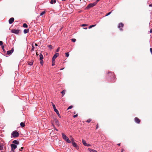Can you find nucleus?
Wrapping results in <instances>:
<instances>
[{"instance_id": "obj_17", "label": "nucleus", "mask_w": 152, "mask_h": 152, "mask_svg": "<svg viewBox=\"0 0 152 152\" xmlns=\"http://www.w3.org/2000/svg\"><path fill=\"white\" fill-rule=\"evenodd\" d=\"M51 1L50 3L51 4H55L56 3V0H50Z\"/></svg>"}, {"instance_id": "obj_41", "label": "nucleus", "mask_w": 152, "mask_h": 152, "mask_svg": "<svg viewBox=\"0 0 152 152\" xmlns=\"http://www.w3.org/2000/svg\"><path fill=\"white\" fill-rule=\"evenodd\" d=\"M77 116H78V115L77 114H76V115H74L73 117L75 118L77 117Z\"/></svg>"}, {"instance_id": "obj_3", "label": "nucleus", "mask_w": 152, "mask_h": 152, "mask_svg": "<svg viewBox=\"0 0 152 152\" xmlns=\"http://www.w3.org/2000/svg\"><path fill=\"white\" fill-rule=\"evenodd\" d=\"M19 135V133L17 131H13L12 132V135L14 137H17Z\"/></svg>"}, {"instance_id": "obj_59", "label": "nucleus", "mask_w": 152, "mask_h": 152, "mask_svg": "<svg viewBox=\"0 0 152 152\" xmlns=\"http://www.w3.org/2000/svg\"><path fill=\"white\" fill-rule=\"evenodd\" d=\"M96 152H98L97 151H96Z\"/></svg>"}, {"instance_id": "obj_15", "label": "nucleus", "mask_w": 152, "mask_h": 152, "mask_svg": "<svg viewBox=\"0 0 152 152\" xmlns=\"http://www.w3.org/2000/svg\"><path fill=\"white\" fill-rule=\"evenodd\" d=\"M89 151L90 152H96V150L92 149L91 148H88V149Z\"/></svg>"}, {"instance_id": "obj_12", "label": "nucleus", "mask_w": 152, "mask_h": 152, "mask_svg": "<svg viewBox=\"0 0 152 152\" xmlns=\"http://www.w3.org/2000/svg\"><path fill=\"white\" fill-rule=\"evenodd\" d=\"M54 109V111H55V112L56 113V114H57V115H58L59 117H60V115L59 113V112H58V110L56 108V107H55V108H53Z\"/></svg>"}, {"instance_id": "obj_1", "label": "nucleus", "mask_w": 152, "mask_h": 152, "mask_svg": "<svg viewBox=\"0 0 152 152\" xmlns=\"http://www.w3.org/2000/svg\"><path fill=\"white\" fill-rule=\"evenodd\" d=\"M63 138L68 143H71V141L69 140V138L64 133L62 134Z\"/></svg>"}, {"instance_id": "obj_40", "label": "nucleus", "mask_w": 152, "mask_h": 152, "mask_svg": "<svg viewBox=\"0 0 152 152\" xmlns=\"http://www.w3.org/2000/svg\"><path fill=\"white\" fill-rule=\"evenodd\" d=\"M1 48H2V49H3V51H4V46H1Z\"/></svg>"}, {"instance_id": "obj_48", "label": "nucleus", "mask_w": 152, "mask_h": 152, "mask_svg": "<svg viewBox=\"0 0 152 152\" xmlns=\"http://www.w3.org/2000/svg\"><path fill=\"white\" fill-rule=\"evenodd\" d=\"M150 33H152V29H151L150 30Z\"/></svg>"}, {"instance_id": "obj_22", "label": "nucleus", "mask_w": 152, "mask_h": 152, "mask_svg": "<svg viewBox=\"0 0 152 152\" xmlns=\"http://www.w3.org/2000/svg\"><path fill=\"white\" fill-rule=\"evenodd\" d=\"M3 145L2 144H0V150H3Z\"/></svg>"}, {"instance_id": "obj_51", "label": "nucleus", "mask_w": 152, "mask_h": 152, "mask_svg": "<svg viewBox=\"0 0 152 152\" xmlns=\"http://www.w3.org/2000/svg\"><path fill=\"white\" fill-rule=\"evenodd\" d=\"M35 45L36 46H38V45H37V43H35Z\"/></svg>"}, {"instance_id": "obj_28", "label": "nucleus", "mask_w": 152, "mask_h": 152, "mask_svg": "<svg viewBox=\"0 0 152 152\" xmlns=\"http://www.w3.org/2000/svg\"><path fill=\"white\" fill-rule=\"evenodd\" d=\"M91 121V119H88L86 121V122H88V123H89Z\"/></svg>"}, {"instance_id": "obj_7", "label": "nucleus", "mask_w": 152, "mask_h": 152, "mask_svg": "<svg viewBox=\"0 0 152 152\" xmlns=\"http://www.w3.org/2000/svg\"><path fill=\"white\" fill-rule=\"evenodd\" d=\"M59 56L58 53H56L53 56L52 58V61H55L56 58Z\"/></svg>"}, {"instance_id": "obj_53", "label": "nucleus", "mask_w": 152, "mask_h": 152, "mask_svg": "<svg viewBox=\"0 0 152 152\" xmlns=\"http://www.w3.org/2000/svg\"><path fill=\"white\" fill-rule=\"evenodd\" d=\"M36 54L37 55V56H38V53H37L36 52Z\"/></svg>"}, {"instance_id": "obj_56", "label": "nucleus", "mask_w": 152, "mask_h": 152, "mask_svg": "<svg viewBox=\"0 0 152 152\" xmlns=\"http://www.w3.org/2000/svg\"><path fill=\"white\" fill-rule=\"evenodd\" d=\"M63 69H64V68H63V69H60V70H62Z\"/></svg>"}, {"instance_id": "obj_21", "label": "nucleus", "mask_w": 152, "mask_h": 152, "mask_svg": "<svg viewBox=\"0 0 152 152\" xmlns=\"http://www.w3.org/2000/svg\"><path fill=\"white\" fill-rule=\"evenodd\" d=\"M70 139H71V142H72V143H73V142H74V139H73V138H72V136H71L70 137Z\"/></svg>"}, {"instance_id": "obj_45", "label": "nucleus", "mask_w": 152, "mask_h": 152, "mask_svg": "<svg viewBox=\"0 0 152 152\" xmlns=\"http://www.w3.org/2000/svg\"><path fill=\"white\" fill-rule=\"evenodd\" d=\"M59 48H58L56 50V52H58L59 50Z\"/></svg>"}, {"instance_id": "obj_5", "label": "nucleus", "mask_w": 152, "mask_h": 152, "mask_svg": "<svg viewBox=\"0 0 152 152\" xmlns=\"http://www.w3.org/2000/svg\"><path fill=\"white\" fill-rule=\"evenodd\" d=\"M124 24L122 23H120L118 24V28H120V30L121 31H122L123 30V29L121 28H122L124 26Z\"/></svg>"}, {"instance_id": "obj_42", "label": "nucleus", "mask_w": 152, "mask_h": 152, "mask_svg": "<svg viewBox=\"0 0 152 152\" xmlns=\"http://www.w3.org/2000/svg\"><path fill=\"white\" fill-rule=\"evenodd\" d=\"M150 51L151 54H152V48H150Z\"/></svg>"}, {"instance_id": "obj_34", "label": "nucleus", "mask_w": 152, "mask_h": 152, "mask_svg": "<svg viewBox=\"0 0 152 152\" xmlns=\"http://www.w3.org/2000/svg\"><path fill=\"white\" fill-rule=\"evenodd\" d=\"M112 12H109L108 13H107L106 15H105V16H108V15H110Z\"/></svg>"}, {"instance_id": "obj_32", "label": "nucleus", "mask_w": 152, "mask_h": 152, "mask_svg": "<svg viewBox=\"0 0 152 152\" xmlns=\"http://www.w3.org/2000/svg\"><path fill=\"white\" fill-rule=\"evenodd\" d=\"M52 65L53 66L55 65V61H52Z\"/></svg>"}, {"instance_id": "obj_38", "label": "nucleus", "mask_w": 152, "mask_h": 152, "mask_svg": "<svg viewBox=\"0 0 152 152\" xmlns=\"http://www.w3.org/2000/svg\"><path fill=\"white\" fill-rule=\"evenodd\" d=\"M82 26H88V25L87 24H83Z\"/></svg>"}, {"instance_id": "obj_26", "label": "nucleus", "mask_w": 152, "mask_h": 152, "mask_svg": "<svg viewBox=\"0 0 152 152\" xmlns=\"http://www.w3.org/2000/svg\"><path fill=\"white\" fill-rule=\"evenodd\" d=\"M33 61H32L31 62H29L28 63V64L29 65L31 66V65H32L33 64Z\"/></svg>"}, {"instance_id": "obj_54", "label": "nucleus", "mask_w": 152, "mask_h": 152, "mask_svg": "<svg viewBox=\"0 0 152 152\" xmlns=\"http://www.w3.org/2000/svg\"><path fill=\"white\" fill-rule=\"evenodd\" d=\"M83 28L84 29H87V28L86 27V28Z\"/></svg>"}, {"instance_id": "obj_8", "label": "nucleus", "mask_w": 152, "mask_h": 152, "mask_svg": "<svg viewBox=\"0 0 152 152\" xmlns=\"http://www.w3.org/2000/svg\"><path fill=\"white\" fill-rule=\"evenodd\" d=\"M72 145L77 149L78 150L79 149V146L75 142H73Z\"/></svg>"}, {"instance_id": "obj_57", "label": "nucleus", "mask_w": 152, "mask_h": 152, "mask_svg": "<svg viewBox=\"0 0 152 152\" xmlns=\"http://www.w3.org/2000/svg\"><path fill=\"white\" fill-rule=\"evenodd\" d=\"M75 113H76L75 112L74 113V114H75Z\"/></svg>"}, {"instance_id": "obj_58", "label": "nucleus", "mask_w": 152, "mask_h": 152, "mask_svg": "<svg viewBox=\"0 0 152 152\" xmlns=\"http://www.w3.org/2000/svg\"><path fill=\"white\" fill-rule=\"evenodd\" d=\"M56 129V130L57 131H58V130L57 129Z\"/></svg>"}, {"instance_id": "obj_16", "label": "nucleus", "mask_w": 152, "mask_h": 152, "mask_svg": "<svg viewBox=\"0 0 152 152\" xmlns=\"http://www.w3.org/2000/svg\"><path fill=\"white\" fill-rule=\"evenodd\" d=\"M55 123H56L57 125L58 126L59 125V123L57 119H55L54 120Z\"/></svg>"}, {"instance_id": "obj_23", "label": "nucleus", "mask_w": 152, "mask_h": 152, "mask_svg": "<svg viewBox=\"0 0 152 152\" xmlns=\"http://www.w3.org/2000/svg\"><path fill=\"white\" fill-rule=\"evenodd\" d=\"M82 142L83 144L85 145L86 146V145H87V143L86 142L85 140H83Z\"/></svg>"}, {"instance_id": "obj_31", "label": "nucleus", "mask_w": 152, "mask_h": 152, "mask_svg": "<svg viewBox=\"0 0 152 152\" xmlns=\"http://www.w3.org/2000/svg\"><path fill=\"white\" fill-rule=\"evenodd\" d=\"M71 40L72 42H75L76 41V39H71Z\"/></svg>"}, {"instance_id": "obj_36", "label": "nucleus", "mask_w": 152, "mask_h": 152, "mask_svg": "<svg viewBox=\"0 0 152 152\" xmlns=\"http://www.w3.org/2000/svg\"><path fill=\"white\" fill-rule=\"evenodd\" d=\"M51 103L52 104L53 108H55V107H56L55 105V104L52 102H51Z\"/></svg>"}, {"instance_id": "obj_55", "label": "nucleus", "mask_w": 152, "mask_h": 152, "mask_svg": "<svg viewBox=\"0 0 152 152\" xmlns=\"http://www.w3.org/2000/svg\"><path fill=\"white\" fill-rule=\"evenodd\" d=\"M66 0H62V1H66Z\"/></svg>"}, {"instance_id": "obj_24", "label": "nucleus", "mask_w": 152, "mask_h": 152, "mask_svg": "<svg viewBox=\"0 0 152 152\" xmlns=\"http://www.w3.org/2000/svg\"><path fill=\"white\" fill-rule=\"evenodd\" d=\"M23 26L25 28H27L28 25L25 23L23 24Z\"/></svg>"}, {"instance_id": "obj_18", "label": "nucleus", "mask_w": 152, "mask_h": 152, "mask_svg": "<svg viewBox=\"0 0 152 152\" xmlns=\"http://www.w3.org/2000/svg\"><path fill=\"white\" fill-rule=\"evenodd\" d=\"M65 91L66 90H64L61 92V93L62 95V96H63L64 95Z\"/></svg>"}, {"instance_id": "obj_27", "label": "nucleus", "mask_w": 152, "mask_h": 152, "mask_svg": "<svg viewBox=\"0 0 152 152\" xmlns=\"http://www.w3.org/2000/svg\"><path fill=\"white\" fill-rule=\"evenodd\" d=\"M45 13V11H43L40 14V16H42Z\"/></svg>"}, {"instance_id": "obj_13", "label": "nucleus", "mask_w": 152, "mask_h": 152, "mask_svg": "<svg viewBox=\"0 0 152 152\" xmlns=\"http://www.w3.org/2000/svg\"><path fill=\"white\" fill-rule=\"evenodd\" d=\"M12 143L18 145L19 143V142L17 140H14L12 141Z\"/></svg>"}, {"instance_id": "obj_33", "label": "nucleus", "mask_w": 152, "mask_h": 152, "mask_svg": "<svg viewBox=\"0 0 152 152\" xmlns=\"http://www.w3.org/2000/svg\"><path fill=\"white\" fill-rule=\"evenodd\" d=\"M72 107H73V106H72V105L70 106H69V107H68V109H67V110H69V109H71L72 108Z\"/></svg>"}, {"instance_id": "obj_50", "label": "nucleus", "mask_w": 152, "mask_h": 152, "mask_svg": "<svg viewBox=\"0 0 152 152\" xmlns=\"http://www.w3.org/2000/svg\"><path fill=\"white\" fill-rule=\"evenodd\" d=\"M120 144H121L120 143H118V144H117V145H118L119 146H120Z\"/></svg>"}, {"instance_id": "obj_25", "label": "nucleus", "mask_w": 152, "mask_h": 152, "mask_svg": "<svg viewBox=\"0 0 152 152\" xmlns=\"http://www.w3.org/2000/svg\"><path fill=\"white\" fill-rule=\"evenodd\" d=\"M96 26V24L94 25H91V26H90L88 28H89V29H90V28H91L92 27H94L95 26Z\"/></svg>"}, {"instance_id": "obj_11", "label": "nucleus", "mask_w": 152, "mask_h": 152, "mask_svg": "<svg viewBox=\"0 0 152 152\" xmlns=\"http://www.w3.org/2000/svg\"><path fill=\"white\" fill-rule=\"evenodd\" d=\"M14 51L13 48H12V49L10 50H9L7 52V54L8 55H10L11 53H12Z\"/></svg>"}, {"instance_id": "obj_14", "label": "nucleus", "mask_w": 152, "mask_h": 152, "mask_svg": "<svg viewBox=\"0 0 152 152\" xmlns=\"http://www.w3.org/2000/svg\"><path fill=\"white\" fill-rule=\"evenodd\" d=\"M40 60H42L43 58V57L41 53H40L39 55Z\"/></svg>"}, {"instance_id": "obj_20", "label": "nucleus", "mask_w": 152, "mask_h": 152, "mask_svg": "<svg viewBox=\"0 0 152 152\" xmlns=\"http://www.w3.org/2000/svg\"><path fill=\"white\" fill-rule=\"evenodd\" d=\"M28 32H29V29H25L24 30V31H23V32L24 34H26V33H28Z\"/></svg>"}, {"instance_id": "obj_52", "label": "nucleus", "mask_w": 152, "mask_h": 152, "mask_svg": "<svg viewBox=\"0 0 152 152\" xmlns=\"http://www.w3.org/2000/svg\"><path fill=\"white\" fill-rule=\"evenodd\" d=\"M149 6L150 7H152V4H150L149 5Z\"/></svg>"}, {"instance_id": "obj_39", "label": "nucleus", "mask_w": 152, "mask_h": 152, "mask_svg": "<svg viewBox=\"0 0 152 152\" xmlns=\"http://www.w3.org/2000/svg\"><path fill=\"white\" fill-rule=\"evenodd\" d=\"M3 42L2 41H0V45H3Z\"/></svg>"}, {"instance_id": "obj_29", "label": "nucleus", "mask_w": 152, "mask_h": 152, "mask_svg": "<svg viewBox=\"0 0 152 152\" xmlns=\"http://www.w3.org/2000/svg\"><path fill=\"white\" fill-rule=\"evenodd\" d=\"M66 56L68 57L69 56V54L68 52L65 53Z\"/></svg>"}, {"instance_id": "obj_4", "label": "nucleus", "mask_w": 152, "mask_h": 152, "mask_svg": "<svg viewBox=\"0 0 152 152\" xmlns=\"http://www.w3.org/2000/svg\"><path fill=\"white\" fill-rule=\"evenodd\" d=\"M11 152H14V150L17 148V146L15 144H12L11 145Z\"/></svg>"}, {"instance_id": "obj_49", "label": "nucleus", "mask_w": 152, "mask_h": 152, "mask_svg": "<svg viewBox=\"0 0 152 152\" xmlns=\"http://www.w3.org/2000/svg\"><path fill=\"white\" fill-rule=\"evenodd\" d=\"M124 151V149H122V150H121V152H123V151Z\"/></svg>"}, {"instance_id": "obj_9", "label": "nucleus", "mask_w": 152, "mask_h": 152, "mask_svg": "<svg viewBox=\"0 0 152 152\" xmlns=\"http://www.w3.org/2000/svg\"><path fill=\"white\" fill-rule=\"evenodd\" d=\"M135 121L137 123L139 124L140 122V120L138 118L135 117L134 118Z\"/></svg>"}, {"instance_id": "obj_47", "label": "nucleus", "mask_w": 152, "mask_h": 152, "mask_svg": "<svg viewBox=\"0 0 152 152\" xmlns=\"http://www.w3.org/2000/svg\"><path fill=\"white\" fill-rule=\"evenodd\" d=\"M100 0H96V1L95 2H96V4Z\"/></svg>"}, {"instance_id": "obj_2", "label": "nucleus", "mask_w": 152, "mask_h": 152, "mask_svg": "<svg viewBox=\"0 0 152 152\" xmlns=\"http://www.w3.org/2000/svg\"><path fill=\"white\" fill-rule=\"evenodd\" d=\"M96 4V2H95L93 3H91L89 4L86 7V8L87 9H89L92 7L94 6Z\"/></svg>"}, {"instance_id": "obj_43", "label": "nucleus", "mask_w": 152, "mask_h": 152, "mask_svg": "<svg viewBox=\"0 0 152 152\" xmlns=\"http://www.w3.org/2000/svg\"><path fill=\"white\" fill-rule=\"evenodd\" d=\"M91 146V145H90V144H87V145H86V146Z\"/></svg>"}, {"instance_id": "obj_10", "label": "nucleus", "mask_w": 152, "mask_h": 152, "mask_svg": "<svg viewBox=\"0 0 152 152\" xmlns=\"http://www.w3.org/2000/svg\"><path fill=\"white\" fill-rule=\"evenodd\" d=\"M14 20V19L13 18H11L9 20V23L10 24L12 23Z\"/></svg>"}, {"instance_id": "obj_30", "label": "nucleus", "mask_w": 152, "mask_h": 152, "mask_svg": "<svg viewBox=\"0 0 152 152\" xmlns=\"http://www.w3.org/2000/svg\"><path fill=\"white\" fill-rule=\"evenodd\" d=\"M48 47L50 49L52 48V46L51 45H48Z\"/></svg>"}, {"instance_id": "obj_35", "label": "nucleus", "mask_w": 152, "mask_h": 152, "mask_svg": "<svg viewBox=\"0 0 152 152\" xmlns=\"http://www.w3.org/2000/svg\"><path fill=\"white\" fill-rule=\"evenodd\" d=\"M32 48L31 49V51H34V45H32Z\"/></svg>"}, {"instance_id": "obj_44", "label": "nucleus", "mask_w": 152, "mask_h": 152, "mask_svg": "<svg viewBox=\"0 0 152 152\" xmlns=\"http://www.w3.org/2000/svg\"><path fill=\"white\" fill-rule=\"evenodd\" d=\"M24 148L23 147H22L20 149V151H22V150Z\"/></svg>"}, {"instance_id": "obj_46", "label": "nucleus", "mask_w": 152, "mask_h": 152, "mask_svg": "<svg viewBox=\"0 0 152 152\" xmlns=\"http://www.w3.org/2000/svg\"><path fill=\"white\" fill-rule=\"evenodd\" d=\"M98 124H97L96 126V129H97L98 128Z\"/></svg>"}, {"instance_id": "obj_19", "label": "nucleus", "mask_w": 152, "mask_h": 152, "mask_svg": "<svg viewBox=\"0 0 152 152\" xmlns=\"http://www.w3.org/2000/svg\"><path fill=\"white\" fill-rule=\"evenodd\" d=\"M20 125L22 127H23L25 126V123L23 122H21L20 124Z\"/></svg>"}, {"instance_id": "obj_37", "label": "nucleus", "mask_w": 152, "mask_h": 152, "mask_svg": "<svg viewBox=\"0 0 152 152\" xmlns=\"http://www.w3.org/2000/svg\"><path fill=\"white\" fill-rule=\"evenodd\" d=\"M40 63L41 65H42L43 64V60H40Z\"/></svg>"}, {"instance_id": "obj_6", "label": "nucleus", "mask_w": 152, "mask_h": 152, "mask_svg": "<svg viewBox=\"0 0 152 152\" xmlns=\"http://www.w3.org/2000/svg\"><path fill=\"white\" fill-rule=\"evenodd\" d=\"M20 30L18 29H13L11 30V32L15 34H18L20 31Z\"/></svg>"}]
</instances>
